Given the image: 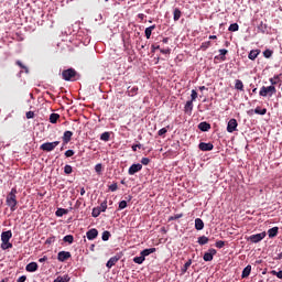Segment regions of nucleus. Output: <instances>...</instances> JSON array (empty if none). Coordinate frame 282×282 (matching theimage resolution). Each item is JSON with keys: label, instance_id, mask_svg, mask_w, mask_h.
I'll use <instances>...</instances> for the list:
<instances>
[{"label": "nucleus", "instance_id": "obj_1", "mask_svg": "<svg viewBox=\"0 0 282 282\" xmlns=\"http://www.w3.org/2000/svg\"><path fill=\"white\" fill-rule=\"evenodd\" d=\"M17 188L13 187L7 196V206L14 213V210H17Z\"/></svg>", "mask_w": 282, "mask_h": 282}, {"label": "nucleus", "instance_id": "obj_2", "mask_svg": "<svg viewBox=\"0 0 282 282\" xmlns=\"http://www.w3.org/2000/svg\"><path fill=\"white\" fill-rule=\"evenodd\" d=\"M155 251H156L155 248L144 249L140 252V257L133 258V262L138 263V265H142V263H144L147 257H149V254H153V252H155Z\"/></svg>", "mask_w": 282, "mask_h": 282}, {"label": "nucleus", "instance_id": "obj_3", "mask_svg": "<svg viewBox=\"0 0 282 282\" xmlns=\"http://www.w3.org/2000/svg\"><path fill=\"white\" fill-rule=\"evenodd\" d=\"M276 94V87L274 86H262L259 91V96L262 98H272Z\"/></svg>", "mask_w": 282, "mask_h": 282}, {"label": "nucleus", "instance_id": "obj_4", "mask_svg": "<svg viewBox=\"0 0 282 282\" xmlns=\"http://www.w3.org/2000/svg\"><path fill=\"white\" fill-rule=\"evenodd\" d=\"M61 144V141H54V142H46L43 143L40 149L41 151H46L47 153H50L51 151H54V149H56V147H58Z\"/></svg>", "mask_w": 282, "mask_h": 282}, {"label": "nucleus", "instance_id": "obj_5", "mask_svg": "<svg viewBox=\"0 0 282 282\" xmlns=\"http://www.w3.org/2000/svg\"><path fill=\"white\" fill-rule=\"evenodd\" d=\"M76 76V70L73 68H68L66 70H63L62 73V78L64 80H72V78H74Z\"/></svg>", "mask_w": 282, "mask_h": 282}, {"label": "nucleus", "instance_id": "obj_6", "mask_svg": "<svg viewBox=\"0 0 282 282\" xmlns=\"http://www.w3.org/2000/svg\"><path fill=\"white\" fill-rule=\"evenodd\" d=\"M263 239H265V232L251 235L249 237V240L251 241V243H259V241H263Z\"/></svg>", "mask_w": 282, "mask_h": 282}, {"label": "nucleus", "instance_id": "obj_7", "mask_svg": "<svg viewBox=\"0 0 282 282\" xmlns=\"http://www.w3.org/2000/svg\"><path fill=\"white\" fill-rule=\"evenodd\" d=\"M237 127H238L237 119H230L227 124L228 133H235V131H237Z\"/></svg>", "mask_w": 282, "mask_h": 282}, {"label": "nucleus", "instance_id": "obj_8", "mask_svg": "<svg viewBox=\"0 0 282 282\" xmlns=\"http://www.w3.org/2000/svg\"><path fill=\"white\" fill-rule=\"evenodd\" d=\"M139 171H142V164L137 163V164H132L129 167L128 173L129 175H135V173H139Z\"/></svg>", "mask_w": 282, "mask_h": 282}, {"label": "nucleus", "instance_id": "obj_9", "mask_svg": "<svg viewBox=\"0 0 282 282\" xmlns=\"http://www.w3.org/2000/svg\"><path fill=\"white\" fill-rule=\"evenodd\" d=\"M58 261H67V259H72V253L69 251H59L57 254Z\"/></svg>", "mask_w": 282, "mask_h": 282}, {"label": "nucleus", "instance_id": "obj_10", "mask_svg": "<svg viewBox=\"0 0 282 282\" xmlns=\"http://www.w3.org/2000/svg\"><path fill=\"white\" fill-rule=\"evenodd\" d=\"M217 254V250L209 249L208 252H205L203 256L204 261H213V258Z\"/></svg>", "mask_w": 282, "mask_h": 282}, {"label": "nucleus", "instance_id": "obj_11", "mask_svg": "<svg viewBox=\"0 0 282 282\" xmlns=\"http://www.w3.org/2000/svg\"><path fill=\"white\" fill-rule=\"evenodd\" d=\"M86 236L89 241H94V239H96V237H98V229L93 228V229L88 230L86 232Z\"/></svg>", "mask_w": 282, "mask_h": 282}, {"label": "nucleus", "instance_id": "obj_12", "mask_svg": "<svg viewBox=\"0 0 282 282\" xmlns=\"http://www.w3.org/2000/svg\"><path fill=\"white\" fill-rule=\"evenodd\" d=\"M198 148L200 151H213V149H215V145H213V143L200 142L198 144Z\"/></svg>", "mask_w": 282, "mask_h": 282}, {"label": "nucleus", "instance_id": "obj_13", "mask_svg": "<svg viewBox=\"0 0 282 282\" xmlns=\"http://www.w3.org/2000/svg\"><path fill=\"white\" fill-rule=\"evenodd\" d=\"M117 261H120V257L118 256H115V257H111L108 262L106 263V268H108V270H111V267L112 265H116V262Z\"/></svg>", "mask_w": 282, "mask_h": 282}, {"label": "nucleus", "instance_id": "obj_14", "mask_svg": "<svg viewBox=\"0 0 282 282\" xmlns=\"http://www.w3.org/2000/svg\"><path fill=\"white\" fill-rule=\"evenodd\" d=\"M26 272H36L39 270V264L36 262H30L25 267Z\"/></svg>", "mask_w": 282, "mask_h": 282}, {"label": "nucleus", "instance_id": "obj_15", "mask_svg": "<svg viewBox=\"0 0 282 282\" xmlns=\"http://www.w3.org/2000/svg\"><path fill=\"white\" fill-rule=\"evenodd\" d=\"M10 239H12V231L11 230L3 231L1 234V241L8 242V241H10Z\"/></svg>", "mask_w": 282, "mask_h": 282}, {"label": "nucleus", "instance_id": "obj_16", "mask_svg": "<svg viewBox=\"0 0 282 282\" xmlns=\"http://www.w3.org/2000/svg\"><path fill=\"white\" fill-rule=\"evenodd\" d=\"M72 135H74V132L72 131H65L63 135V142L64 144H68V142L72 141Z\"/></svg>", "mask_w": 282, "mask_h": 282}, {"label": "nucleus", "instance_id": "obj_17", "mask_svg": "<svg viewBox=\"0 0 282 282\" xmlns=\"http://www.w3.org/2000/svg\"><path fill=\"white\" fill-rule=\"evenodd\" d=\"M250 272H252V265L248 264L242 271V279H248V276H250Z\"/></svg>", "mask_w": 282, "mask_h": 282}, {"label": "nucleus", "instance_id": "obj_18", "mask_svg": "<svg viewBox=\"0 0 282 282\" xmlns=\"http://www.w3.org/2000/svg\"><path fill=\"white\" fill-rule=\"evenodd\" d=\"M199 131H210V123L203 121L198 124Z\"/></svg>", "mask_w": 282, "mask_h": 282}, {"label": "nucleus", "instance_id": "obj_19", "mask_svg": "<svg viewBox=\"0 0 282 282\" xmlns=\"http://www.w3.org/2000/svg\"><path fill=\"white\" fill-rule=\"evenodd\" d=\"M268 235H269L270 239L276 237V235H279V227H273V228L269 229Z\"/></svg>", "mask_w": 282, "mask_h": 282}, {"label": "nucleus", "instance_id": "obj_20", "mask_svg": "<svg viewBox=\"0 0 282 282\" xmlns=\"http://www.w3.org/2000/svg\"><path fill=\"white\" fill-rule=\"evenodd\" d=\"M195 228L196 230H204V220H202L200 218H196Z\"/></svg>", "mask_w": 282, "mask_h": 282}, {"label": "nucleus", "instance_id": "obj_21", "mask_svg": "<svg viewBox=\"0 0 282 282\" xmlns=\"http://www.w3.org/2000/svg\"><path fill=\"white\" fill-rule=\"evenodd\" d=\"M58 118H61V115L58 113H51L50 116V122L52 124H56V122H58Z\"/></svg>", "mask_w": 282, "mask_h": 282}, {"label": "nucleus", "instance_id": "obj_22", "mask_svg": "<svg viewBox=\"0 0 282 282\" xmlns=\"http://www.w3.org/2000/svg\"><path fill=\"white\" fill-rule=\"evenodd\" d=\"M155 29V24L154 25H151L149 28L145 29V37L147 39H151V34L153 33V30Z\"/></svg>", "mask_w": 282, "mask_h": 282}, {"label": "nucleus", "instance_id": "obj_23", "mask_svg": "<svg viewBox=\"0 0 282 282\" xmlns=\"http://www.w3.org/2000/svg\"><path fill=\"white\" fill-rule=\"evenodd\" d=\"M197 243H199V246H206V243H208V237L206 236L198 237Z\"/></svg>", "mask_w": 282, "mask_h": 282}, {"label": "nucleus", "instance_id": "obj_24", "mask_svg": "<svg viewBox=\"0 0 282 282\" xmlns=\"http://www.w3.org/2000/svg\"><path fill=\"white\" fill-rule=\"evenodd\" d=\"M173 15L174 21H180V19L182 18V11L180 9H174Z\"/></svg>", "mask_w": 282, "mask_h": 282}, {"label": "nucleus", "instance_id": "obj_25", "mask_svg": "<svg viewBox=\"0 0 282 282\" xmlns=\"http://www.w3.org/2000/svg\"><path fill=\"white\" fill-rule=\"evenodd\" d=\"M235 89H238L239 91H243V82H241L240 79H237L235 84Z\"/></svg>", "mask_w": 282, "mask_h": 282}, {"label": "nucleus", "instance_id": "obj_26", "mask_svg": "<svg viewBox=\"0 0 282 282\" xmlns=\"http://www.w3.org/2000/svg\"><path fill=\"white\" fill-rule=\"evenodd\" d=\"M259 56V51H250L248 58L254 61Z\"/></svg>", "mask_w": 282, "mask_h": 282}, {"label": "nucleus", "instance_id": "obj_27", "mask_svg": "<svg viewBox=\"0 0 282 282\" xmlns=\"http://www.w3.org/2000/svg\"><path fill=\"white\" fill-rule=\"evenodd\" d=\"M254 113H257L258 116H265V113H268V109H261V108H259V107H257L256 109H254Z\"/></svg>", "mask_w": 282, "mask_h": 282}, {"label": "nucleus", "instance_id": "obj_28", "mask_svg": "<svg viewBox=\"0 0 282 282\" xmlns=\"http://www.w3.org/2000/svg\"><path fill=\"white\" fill-rule=\"evenodd\" d=\"M109 138H111V134L109 132H104L100 135V140H102V142H109Z\"/></svg>", "mask_w": 282, "mask_h": 282}, {"label": "nucleus", "instance_id": "obj_29", "mask_svg": "<svg viewBox=\"0 0 282 282\" xmlns=\"http://www.w3.org/2000/svg\"><path fill=\"white\" fill-rule=\"evenodd\" d=\"M1 248H2V250H10V248H12V243L10 242V240L7 242L2 241Z\"/></svg>", "mask_w": 282, "mask_h": 282}, {"label": "nucleus", "instance_id": "obj_30", "mask_svg": "<svg viewBox=\"0 0 282 282\" xmlns=\"http://www.w3.org/2000/svg\"><path fill=\"white\" fill-rule=\"evenodd\" d=\"M15 64L19 65L21 69H24L25 74H30V69H28V66H25L22 61H17Z\"/></svg>", "mask_w": 282, "mask_h": 282}, {"label": "nucleus", "instance_id": "obj_31", "mask_svg": "<svg viewBox=\"0 0 282 282\" xmlns=\"http://www.w3.org/2000/svg\"><path fill=\"white\" fill-rule=\"evenodd\" d=\"M54 282H69V276L64 275V276H57Z\"/></svg>", "mask_w": 282, "mask_h": 282}, {"label": "nucleus", "instance_id": "obj_32", "mask_svg": "<svg viewBox=\"0 0 282 282\" xmlns=\"http://www.w3.org/2000/svg\"><path fill=\"white\" fill-rule=\"evenodd\" d=\"M185 111L191 113V111H193V101L188 100L185 104Z\"/></svg>", "mask_w": 282, "mask_h": 282}, {"label": "nucleus", "instance_id": "obj_33", "mask_svg": "<svg viewBox=\"0 0 282 282\" xmlns=\"http://www.w3.org/2000/svg\"><path fill=\"white\" fill-rule=\"evenodd\" d=\"M63 241H65V243H74V236L67 235L63 238Z\"/></svg>", "mask_w": 282, "mask_h": 282}, {"label": "nucleus", "instance_id": "obj_34", "mask_svg": "<svg viewBox=\"0 0 282 282\" xmlns=\"http://www.w3.org/2000/svg\"><path fill=\"white\" fill-rule=\"evenodd\" d=\"M229 32H238L239 31V24L232 23L229 25Z\"/></svg>", "mask_w": 282, "mask_h": 282}, {"label": "nucleus", "instance_id": "obj_35", "mask_svg": "<svg viewBox=\"0 0 282 282\" xmlns=\"http://www.w3.org/2000/svg\"><path fill=\"white\" fill-rule=\"evenodd\" d=\"M101 213L107 210V199H105L99 207H97Z\"/></svg>", "mask_w": 282, "mask_h": 282}, {"label": "nucleus", "instance_id": "obj_36", "mask_svg": "<svg viewBox=\"0 0 282 282\" xmlns=\"http://www.w3.org/2000/svg\"><path fill=\"white\" fill-rule=\"evenodd\" d=\"M109 237H111V232L104 231L102 236H101V239H102V241H109Z\"/></svg>", "mask_w": 282, "mask_h": 282}, {"label": "nucleus", "instance_id": "obj_37", "mask_svg": "<svg viewBox=\"0 0 282 282\" xmlns=\"http://www.w3.org/2000/svg\"><path fill=\"white\" fill-rule=\"evenodd\" d=\"M101 213L102 212L98 207H96V208L93 209L91 216L93 217H100Z\"/></svg>", "mask_w": 282, "mask_h": 282}, {"label": "nucleus", "instance_id": "obj_38", "mask_svg": "<svg viewBox=\"0 0 282 282\" xmlns=\"http://www.w3.org/2000/svg\"><path fill=\"white\" fill-rule=\"evenodd\" d=\"M193 264V260H188L185 264H184V267H183V269H182V272H186L187 270H188V268H191V265Z\"/></svg>", "mask_w": 282, "mask_h": 282}, {"label": "nucleus", "instance_id": "obj_39", "mask_svg": "<svg viewBox=\"0 0 282 282\" xmlns=\"http://www.w3.org/2000/svg\"><path fill=\"white\" fill-rule=\"evenodd\" d=\"M129 96H135L138 94V87H132L128 89Z\"/></svg>", "mask_w": 282, "mask_h": 282}, {"label": "nucleus", "instance_id": "obj_40", "mask_svg": "<svg viewBox=\"0 0 282 282\" xmlns=\"http://www.w3.org/2000/svg\"><path fill=\"white\" fill-rule=\"evenodd\" d=\"M191 101L195 102L197 100V90L193 89L191 94Z\"/></svg>", "mask_w": 282, "mask_h": 282}, {"label": "nucleus", "instance_id": "obj_41", "mask_svg": "<svg viewBox=\"0 0 282 282\" xmlns=\"http://www.w3.org/2000/svg\"><path fill=\"white\" fill-rule=\"evenodd\" d=\"M72 171H73L72 165H65L64 166V173L66 175H70Z\"/></svg>", "mask_w": 282, "mask_h": 282}, {"label": "nucleus", "instance_id": "obj_42", "mask_svg": "<svg viewBox=\"0 0 282 282\" xmlns=\"http://www.w3.org/2000/svg\"><path fill=\"white\" fill-rule=\"evenodd\" d=\"M109 191H111V193H116V191H118V183L109 185Z\"/></svg>", "mask_w": 282, "mask_h": 282}, {"label": "nucleus", "instance_id": "obj_43", "mask_svg": "<svg viewBox=\"0 0 282 282\" xmlns=\"http://www.w3.org/2000/svg\"><path fill=\"white\" fill-rule=\"evenodd\" d=\"M276 80H279V75H275L273 78L269 79V82L271 83V87H274V85H276Z\"/></svg>", "mask_w": 282, "mask_h": 282}, {"label": "nucleus", "instance_id": "obj_44", "mask_svg": "<svg viewBox=\"0 0 282 282\" xmlns=\"http://www.w3.org/2000/svg\"><path fill=\"white\" fill-rule=\"evenodd\" d=\"M209 46H210V41L203 42L200 45V50H208Z\"/></svg>", "mask_w": 282, "mask_h": 282}, {"label": "nucleus", "instance_id": "obj_45", "mask_svg": "<svg viewBox=\"0 0 282 282\" xmlns=\"http://www.w3.org/2000/svg\"><path fill=\"white\" fill-rule=\"evenodd\" d=\"M263 56H264V58H271V57H272V51L265 50V51L263 52Z\"/></svg>", "mask_w": 282, "mask_h": 282}, {"label": "nucleus", "instance_id": "obj_46", "mask_svg": "<svg viewBox=\"0 0 282 282\" xmlns=\"http://www.w3.org/2000/svg\"><path fill=\"white\" fill-rule=\"evenodd\" d=\"M124 208H127V200H121L119 203V210H124Z\"/></svg>", "mask_w": 282, "mask_h": 282}, {"label": "nucleus", "instance_id": "obj_47", "mask_svg": "<svg viewBox=\"0 0 282 282\" xmlns=\"http://www.w3.org/2000/svg\"><path fill=\"white\" fill-rule=\"evenodd\" d=\"M150 162H151V159H149V158H142L141 159V164H143V166L149 165Z\"/></svg>", "mask_w": 282, "mask_h": 282}, {"label": "nucleus", "instance_id": "obj_48", "mask_svg": "<svg viewBox=\"0 0 282 282\" xmlns=\"http://www.w3.org/2000/svg\"><path fill=\"white\" fill-rule=\"evenodd\" d=\"M271 274L278 276V279H282V271H271Z\"/></svg>", "mask_w": 282, "mask_h": 282}, {"label": "nucleus", "instance_id": "obj_49", "mask_svg": "<svg viewBox=\"0 0 282 282\" xmlns=\"http://www.w3.org/2000/svg\"><path fill=\"white\" fill-rule=\"evenodd\" d=\"M224 246H226V242H224L223 240H219L216 242V248L221 249V248H224Z\"/></svg>", "mask_w": 282, "mask_h": 282}, {"label": "nucleus", "instance_id": "obj_50", "mask_svg": "<svg viewBox=\"0 0 282 282\" xmlns=\"http://www.w3.org/2000/svg\"><path fill=\"white\" fill-rule=\"evenodd\" d=\"M167 132H169V130L166 128H162V129L159 130L158 135H164Z\"/></svg>", "mask_w": 282, "mask_h": 282}, {"label": "nucleus", "instance_id": "obj_51", "mask_svg": "<svg viewBox=\"0 0 282 282\" xmlns=\"http://www.w3.org/2000/svg\"><path fill=\"white\" fill-rule=\"evenodd\" d=\"M65 213H67V210H65V209H58V210L56 212V216H57V217H63V215H65Z\"/></svg>", "mask_w": 282, "mask_h": 282}, {"label": "nucleus", "instance_id": "obj_52", "mask_svg": "<svg viewBox=\"0 0 282 282\" xmlns=\"http://www.w3.org/2000/svg\"><path fill=\"white\" fill-rule=\"evenodd\" d=\"M74 150H67L66 152H65V156L66 158H72L73 155H74Z\"/></svg>", "mask_w": 282, "mask_h": 282}, {"label": "nucleus", "instance_id": "obj_53", "mask_svg": "<svg viewBox=\"0 0 282 282\" xmlns=\"http://www.w3.org/2000/svg\"><path fill=\"white\" fill-rule=\"evenodd\" d=\"M95 171L96 173H100L102 171V164L98 163L96 166H95Z\"/></svg>", "mask_w": 282, "mask_h": 282}, {"label": "nucleus", "instance_id": "obj_54", "mask_svg": "<svg viewBox=\"0 0 282 282\" xmlns=\"http://www.w3.org/2000/svg\"><path fill=\"white\" fill-rule=\"evenodd\" d=\"M26 118H28V120H31V118H34V111H28Z\"/></svg>", "mask_w": 282, "mask_h": 282}, {"label": "nucleus", "instance_id": "obj_55", "mask_svg": "<svg viewBox=\"0 0 282 282\" xmlns=\"http://www.w3.org/2000/svg\"><path fill=\"white\" fill-rule=\"evenodd\" d=\"M219 54H220V56H226L228 54V50L221 48V50H219Z\"/></svg>", "mask_w": 282, "mask_h": 282}, {"label": "nucleus", "instance_id": "obj_56", "mask_svg": "<svg viewBox=\"0 0 282 282\" xmlns=\"http://www.w3.org/2000/svg\"><path fill=\"white\" fill-rule=\"evenodd\" d=\"M25 281H28V276H25V275H21V276L17 280V282H25Z\"/></svg>", "mask_w": 282, "mask_h": 282}, {"label": "nucleus", "instance_id": "obj_57", "mask_svg": "<svg viewBox=\"0 0 282 282\" xmlns=\"http://www.w3.org/2000/svg\"><path fill=\"white\" fill-rule=\"evenodd\" d=\"M138 149H142V144H134L132 145V151H138Z\"/></svg>", "mask_w": 282, "mask_h": 282}, {"label": "nucleus", "instance_id": "obj_58", "mask_svg": "<svg viewBox=\"0 0 282 282\" xmlns=\"http://www.w3.org/2000/svg\"><path fill=\"white\" fill-rule=\"evenodd\" d=\"M161 54H171V48H161Z\"/></svg>", "mask_w": 282, "mask_h": 282}, {"label": "nucleus", "instance_id": "obj_59", "mask_svg": "<svg viewBox=\"0 0 282 282\" xmlns=\"http://www.w3.org/2000/svg\"><path fill=\"white\" fill-rule=\"evenodd\" d=\"M182 217H184L183 214H176L174 217H172L171 219H182Z\"/></svg>", "mask_w": 282, "mask_h": 282}, {"label": "nucleus", "instance_id": "obj_60", "mask_svg": "<svg viewBox=\"0 0 282 282\" xmlns=\"http://www.w3.org/2000/svg\"><path fill=\"white\" fill-rule=\"evenodd\" d=\"M39 261H40V263H45V261H47V256L40 258Z\"/></svg>", "mask_w": 282, "mask_h": 282}, {"label": "nucleus", "instance_id": "obj_61", "mask_svg": "<svg viewBox=\"0 0 282 282\" xmlns=\"http://www.w3.org/2000/svg\"><path fill=\"white\" fill-rule=\"evenodd\" d=\"M52 241H54V238H47L46 239V243H52Z\"/></svg>", "mask_w": 282, "mask_h": 282}, {"label": "nucleus", "instance_id": "obj_62", "mask_svg": "<svg viewBox=\"0 0 282 282\" xmlns=\"http://www.w3.org/2000/svg\"><path fill=\"white\" fill-rule=\"evenodd\" d=\"M152 50H153V52H155V50H160V45H158V46L152 45Z\"/></svg>", "mask_w": 282, "mask_h": 282}, {"label": "nucleus", "instance_id": "obj_63", "mask_svg": "<svg viewBox=\"0 0 282 282\" xmlns=\"http://www.w3.org/2000/svg\"><path fill=\"white\" fill-rule=\"evenodd\" d=\"M80 195H85V187L80 188Z\"/></svg>", "mask_w": 282, "mask_h": 282}, {"label": "nucleus", "instance_id": "obj_64", "mask_svg": "<svg viewBox=\"0 0 282 282\" xmlns=\"http://www.w3.org/2000/svg\"><path fill=\"white\" fill-rule=\"evenodd\" d=\"M163 43H169V37H164Z\"/></svg>", "mask_w": 282, "mask_h": 282}]
</instances>
